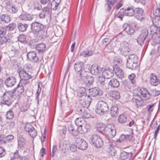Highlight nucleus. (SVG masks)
Segmentation results:
<instances>
[{
	"label": "nucleus",
	"mask_w": 160,
	"mask_h": 160,
	"mask_svg": "<svg viewBox=\"0 0 160 160\" xmlns=\"http://www.w3.org/2000/svg\"><path fill=\"white\" fill-rule=\"evenodd\" d=\"M140 92L144 99L148 100L151 98L150 92H149L145 88L141 89Z\"/></svg>",
	"instance_id": "dca6fc26"
},
{
	"label": "nucleus",
	"mask_w": 160,
	"mask_h": 160,
	"mask_svg": "<svg viewBox=\"0 0 160 160\" xmlns=\"http://www.w3.org/2000/svg\"><path fill=\"white\" fill-rule=\"evenodd\" d=\"M18 147L19 149H23L25 144V140L21 136H18Z\"/></svg>",
	"instance_id": "4be33fe9"
},
{
	"label": "nucleus",
	"mask_w": 160,
	"mask_h": 160,
	"mask_svg": "<svg viewBox=\"0 0 160 160\" xmlns=\"http://www.w3.org/2000/svg\"><path fill=\"white\" fill-rule=\"evenodd\" d=\"M14 90L6 91L3 94L1 97V103L8 106H10L12 103L14 98Z\"/></svg>",
	"instance_id": "f257e3e1"
},
{
	"label": "nucleus",
	"mask_w": 160,
	"mask_h": 160,
	"mask_svg": "<svg viewBox=\"0 0 160 160\" xmlns=\"http://www.w3.org/2000/svg\"><path fill=\"white\" fill-rule=\"evenodd\" d=\"M16 82V79L15 77L11 76L7 78L4 81L5 85L8 87H11Z\"/></svg>",
	"instance_id": "9b49d317"
},
{
	"label": "nucleus",
	"mask_w": 160,
	"mask_h": 160,
	"mask_svg": "<svg viewBox=\"0 0 160 160\" xmlns=\"http://www.w3.org/2000/svg\"><path fill=\"white\" fill-rule=\"evenodd\" d=\"M94 53V51L92 50H88L81 52L80 55V56L84 57H87L92 55Z\"/></svg>",
	"instance_id": "72a5a7b5"
},
{
	"label": "nucleus",
	"mask_w": 160,
	"mask_h": 160,
	"mask_svg": "<svg viewBox=\"0 0 160 160\" xmlns=\"http://www.w3.org/2000/svg\"><path fill=\"white\" fill-rule=\"evenodd\" d=\"M152 22L155 27L160 28V21H152Z\"/></svg>",
	"instance_id": "774afa93"
},
{
	"label": "nucleus",
	"mask_w": 160,
	"mask_h": 160,
	"mask_svg": "<svg viewBox=\"0 0 160 160\" xmlns=\"http://www.w3.org/2000/svg\"><path fill=\"white\" fill-rule=\"evenodd\" d=\"M127 33L129 35L133 34L134 32V30L130 25L127 26V27L125 29Z\"/></svg>",
	"instance_id": "09e8293b"
},
{
	"label": "nucleus",
	"mask_w": 160,
	"mask_h": 160,
	"mask_svg": "<svg viewBox=\"0 0 160 160\" xmlns=\"http://www.w3.org/2000/svg\"><path fill=\"white\" fill-rule=\"evenodd\" d=\"M116 134V131L114 125L112 124H108L106 126L105 134L109 138H113Z\"/></svg>",
	"instance_id": "39448f33"
},
{
	"label": "nucleus",
	"mask_w": 160,
	"mask_h": 160,
	"mask_svg": "<svg viewBox=\"0 0 160 160\" xmlns=\"http://www.w3.org/2000/svg\"><path fill=\"white\" fill-rule=\"evenodd\" d=\"M148 35V31L146 28L142 29L141 33L138 36L137 39L138 43L140 45L143 44L144 41Z\"/></svg>",
	"instance_id": "1a4fd4ad"
},
{
	"label": "nucleus",
	"mask_w": 160,
	"mask_h": 160,
	"mask_svg": "<svg viewBox=\"0 0 160 160\" xmlns=\"http://www.w3.org/2000/svg\"><path fill=\"white\" fill-rule=\"evenodd\" d=\"M84 81L86 84L90 85L93 82L94 79L92 77L88 76Z\"/></svg>",
	"instance_id": "a18cd8bd"
},
{
	"label": "nucleus",
	"mask_w": 160,
	"mask_h": 160,
	"mask_svg": "<svg viewBox=\"0 0 160 160\" xmlns=\"http://www.w3.org/2000/svg\"><path fill=\"white\" fill-rule=\"evenodd\" d=\"M133 102L135 103L136 107L138 108L144 105V102L142 99L139 96H135L132 99Z\"/></svg>",
	"instance_id": "f3484780"
},
{
	"label": "nucleus",
	"mask_w": 160,
	"mask_h": 160,
	"mask_svg": "<svg viewBox=\"0 0 160 160\" xmlns=\"http://www.w3.org/2000/svg\"><path fill=\"white\" fill-rule=\"evenodd\" d=\"M32 67L31 64H27L23 66V68H19L18 71H21L25 72H32Z\"/></svg>",
	"instance_id": "5701e85b"
},
{
	"label": "nucleus",
	"mask_w": 160,
	"mask_h": 160,
	"mask_svg": "<svg viewBox=\"0 0 160 160\" xmlns=\"http://www.w3.org/2000/svg\"><path fill=\"white\" fill-rule=\"evenodd\" d=\"M153 14L154 16L153 19H154L155 18H157V17H159L160 15V8H158L154 10Z\"/></svg>",
	"instance_id": "bf43d9fd"
},
{
	"label": "nucleus",
	"mask_w": 160,
	"mask_h": 160,
	"mask_svg": "<svg viewBox=\"0 0 160 160\" xmlns=\"http://www.w3.org/2000/svg\"><path fill=\"white\" fill-rule=\"evenodd\" d=\"M108 85L111 87L117 88L119 86L120 84L117 79L113 78L110 80L108 82Z\"/></svg>",
	"instance_id": "bb28decb"
},
{
	"label": "nucleus",
	"mask_w": 160,
	"mask_h": 160,
	"mask_svg": "<svg viewBox=\"0 0 160 160\" xmlns=\"http://www.w3.org/2000/svg\"><path fill=\"white\" fill-rule=\"evenodd\" d=\"M90 128L89 125L85 122L82 126L78 128L77 131L81 134H83L87 132Z\"/></svg>",
	"instance_id": "f8f14e48"
},
{
	"label": "nucleus",
	"mask_w": 160,
	"mask_h": 160,
	"mask_svg": "<svg viewBox=\"0 0 160 160\" xmlns=\"http://www.w3.org/2000/svg\"><path fill=\"white\" fill-rule=\"evenodd\" d=\"M16 27V25L14 23H11L7 26L6 28H8V29L10 31H12Z\"/></svg>",
	"instance_id": "338daca9"
},
{
	"label": "nucleus",
	"mask_w": 160,
	"mask_h": 160,
	"mask_svg": "<svg viewBox=\"0 0 160 160\" xmlns=\"http://www.w3.org/2000/svg\"><path fill=\"white\" fill-rule=\"evenodd\" d=\"M27 84V82L25 81H20L19 83L18 84L16 88H14L12 90H14V93L17 91V95L18 96L21 95L24 91V87Z\"/></svg>",
	"instance_id": "9d476101"
},
{
	"label": "nucleus",
	"mask_w": 160,
	"mask_h": 160,
	"mask_svg": "<svg viewBox=\"0 0 160 160\" xmlns=\"http://www.w3.org/2000/svg\"><path fill=\"white\" fill-rule=\"evenodd\" d=\"M138 57L134 54H131L129 56L127 61L129 62H133V63L138 62Z\"/></svg>",
	"instance_id": "c9c22d12"
},
{
	"label": "nucleus",
	"mask_w": 160,
	"mask_h": 160,
	"mask_svg": "<svg viewBox=\"0 0 160 160\" xmlns=\"http://www.w3.org/2000/svg\"><path fill=\"white\" fill-rule=\"evenodd\" d=\"M101 71V67L97 65L93 64L91 68V72L92 74L94 75H98Z\"/></svg>",
	"instance_id": "aec40b11"
},
{
	"label": "nucleus",
	"mask_w": 160,
	"mask_h": 160,
	"mask_svg": "<svg viewBox=\"0 0 160 160\" xmlns=\"http://www.w3.org/2000/svg\"><path fill=\"white\" fill-rule=\"evenodd\" d=\"M109 107L108 104L103 101H100L97 104V108L96 110V112L99 114L103 113L108 111Z\"/></svg>",
	"instance_id": "f03ea898"
},
{
	"label": "nucleus",
	"mask_w": 160,
	"mask_h": 160,
	"mask_svg": "<svg viewBox=\"0 0 160 160\" xmlns=\"http://www.w3.org/2000/svg\"><path fill=\"white\" fill-rule=\"evenodd\" d=\"M85 98V99H87V101L88 102V103L87 104V105H86V107H89L90 105L91 101H92V99L90 97L89 95H86L85 96V95H82L81 96H80V101H82V98Z\"/></svg>",
	"instance_id": "c03bdc74"
},
{
	"label": "nucleus",
	"mask_w": 160,
	"mask_h": 160,
	"mask_svg": "<svg viewBox=\"0 0 160 160\" xmlns=\"http://www.w3.org/2000/svg\"><path fill=\"white\" fill-rule=\"evenodd\" d=\"M132 153L131 152H127L123 151L121 152L120 155V158L121 160H125L128 158L129 159L132 157Z\"/></svg>",
	"instance_id": "a878e982"
},
{
	"label": "nucleus",
	"mask_w": 160,
	"mask_h": 160,
	"mask_svg": "<svg viewBox=\"0 0 160 160\" xmlns=\"http://www.w3.org/2000/svg\"><path fill=\"white\" fill-rule=\"evenodd\" d=\"M75 122L77 125L80 127L86 122L83 118L80 117L77 118L75 121Z\"/></svg>",
	"instance_id": "58836bf2"
},
{
	"label": "nucleus",
	"mask_w": 160,
	"mask_h": 160,
	"mask_svg": "<svg viewBox=\"0 0 160 160\" xmlns=\"http://www.w3.org/2000/svg\"><path fill=\"white\" fill-rule=\"evenodd\" d=\"M14 115L12 110H9L7 112L6 117L7 118L11 119L13 117Z\"/></svg>",
	"instance_id": "680f3d73"
},
{
	"label": "nucleus",
	"mask_w": 160,
	"mask_h": 160,
	"mask_svg": "<svg viewBox=\"0 0 160 160\" xmlns=\"http://www.w3.org/2000/svg\"><path fill=\"white\" fill-rule=\"evenodd\" d=\"M27 57L28 60L33 62H36L38 60V58L36 56V53L33 51L28 53Z\"/></svg>",
	"instance_id": "ddd939ff"
},
{
	"label": "nucleus",
	"mask_w": 160,
	"mask_h": 160,
	"mask_svg": "<svg viewBox=\"0 0 160 160\" xmlns=\"http://www.w3.org/2000/svg\"><path fill=\"white\" fill-rule=\"evenodd\" d=\"M111 96L116 99H119L120 97L119 92L116 91H113L111 94Z\"/></svg>",
	"instance_id": "864d4df0"
},
{
	"label": "nucleus",
	"mask_w": 160,
	"mask_h": 160,
	"mask_svg": "<svg viewBox=\"0 0 160 160\" xmlns=\"http://www.w3.org/2000/svg\"><path fill=\"white\" fill-rule=\"evenodd\" d=\"M19 75L21 78L20 81H25L27 83V81L33 78V74L32 72H25L21 71H18Z\"/></svg>",
	"instance_id": "6e6552de"
},
{
	"label": "nucleus",
	"mask_w": 160,
	"mask_h": 160,
	"mask_svg": "<svg viewBox=\"0 0 160 160\" xmlns=\"http://www.w3.org/2000/svg\"><path fill=\"white\" fill-rule=\"evenodd\" d=\"M28 26V25L26 24H23L22 23H19L18 24V29L20 31L24 32L26 30Z\"/></svg>",
	"instance_id": "49530a36"
},
{
	"label": "nucleus",
	"mask_w": 160,
	"mask_h": 160,
	"mask_svg": "<svg viewBox=\"0 0 160 160\" xmlns=\"http://www.w3.org/2000/svg\"><path fill=\"white\" fill-rule=\"evenodd\" d=\"M151 97L152 96L156 97L160 95V91H157L154 89H152L150 91Z\"/></svg>",
	"instance_id": "6e6d98bb"
},
{
	"label": "nucleus",
	"mask_w": 160,
	"mask_h": 160,
	"mask_svg": "<svg viewBox=\"0 0 160 160\" xmlns=\"http://www.w3.org/2000/svg\"><path fill=\"white\" fill-rule=\"evenodd\" d=\"M7 32L6 29L4 27H0V37L4 36Z\"/></svg>",
	"instance_id": "0e129e2a"
},
{
	"label": "nucleus",
	"mask_w": 160,
	"mask_h": 160,
	"mask_svg": "<svg viewBox=\"0 0 160 160\" xmlns=\"http://www.w3.org/2000/svg\"><path fill=\"white\" fill-rule=\"evenodd\" d=\"M18 40L22 43H25L26 41V37L24 34L20 35L18 37Z\"/></svg>",
	"instance_id": "603ef678"
},
{
	"label": "nucleus",
	"mask_w": 160,
	"mask_h": 160,
	"mask_svg": "<svg viewBox=\"0 0 160 160\" xmlns=\"http://www.w3.org/2000/svg\"><path fill=\"white\" fill-rule=\"evenodd\" d=\"M108 151L109 155L114 156L116 155V151L113 146L112 142L110 143L108 145Z\"/></svg>",
	"instance_id": "cd10ccee"
},
{
	"label": "nucleus",
	"mask_w": 160,
	"mask_h": 160,
	"mask_svg": "<svg viewBox=\"0 0 160 160\" xmlns=\"http://www.w3.org/2000/svg\"><path fill=\"white\" fill-rule=\"evenodd\" d=\"M13 156L12 157V159L13 160H25V158L24 157H21L19 154L18 151L17 150L14 153H12Z\"/></svg>",
	"instance_id": "2f4dec72"
},
{
	"label": "nucleus",
	"mask_w": 160,
	"mask_h": 160,
	"mask_svg": "<svg viewBox=\"0 0 160 160\" xmlns=\"http://www.w3.org/2000/svg\"><path fill=\"white\" fill-rule=\"evenodd\" d=\"M9 7L8 11L12 13H16L18 12V9L17 7L14 5L12 4L10 5H7V7Z\"/></svg>",
	"instance_id": "ea45409f"
},
{
	"label": "nucleus",
	"mask_w": 160,
	"mask_h": 160,
	"mask_svg": "<svg viewBox=\"0 0 160 160\" xmlns=\"http://www.w3.org/2000/svg\"><path fill=\"white\" fill-rule=\"evenodd\" d=\"M90 94L92 97H94L98 95H101L102 92L98 87H95L89 89Z\"/></svg>",
	"instance_id": "2eb2a0df"
},
{
	"label": "nucleus",
	"mask_w": 160,
	"mask_h": 160,
	"mask_svg": "<svg viewBox=\"0 0 160 160\" xmlns=\"http://www.w3.org/2000/svg\"><path fill=\"white\" fill-rule=\"evenodd\" d=\"M110 114L112 117H116L118 115V108L117 106H114L112 107L110 109Z\"/></svg>",
	"instance_id": "473e14b6"
},
{
	"label": "nucleus",
	"mask_w": 160,
	"mask_h": 160,
	"mask_svg": "<svg viewBox=\"0 0 160 160\" xmlns=\"http://www.w3.org/2000/svg\"><path fill=\"white\" fill-rule=\"evenodd\" d=\"M68 132L73 136L75 137L77 135V132L74 130L73 126L72 124H69L68 126Z\"/></svg>",
	"instance_id": "e433bc0d"
},
{
	"label": "nucleus",
	"mask_w": 160,
	"mask_h": 160,
	"mask_svg": "<svg viewBox=\"0 0 160 160\" xmlns=\"http://www.w3.org/2000/svg\"><path fill=\"white\" fill-rule=\"evenodd\" d=\"M43 28L42 24L37 22H35L31 24V29L33 32H37Z\"/></svg>",
	"instance_id": "4468645a"
},
{
	"label": "nucleus",
	"mask_w": 160,
	"mask_h": 160,
	"mask_svg": "<svg viewBox=\"0 0 160 160\" xmlns=\"http://www.w3.org/2000/svg\"><path fill=\"white\" fill-rule=\"evenodd\" d=\"M136 11L137 13L135 15V16L136 18L138 20H141L143 19V17H142V14L143 12V10L140 8H138L136 9Z\"/></svg>",
	"instance_id": "c85d7f7f"
},
{
	"label": "nucleus",
	"mask_w": 160,
	"mask_h": 160,
	"mask_svg": "<svg viewBox=\"0 0 160 160\" xmlns=\"http://www.w3.org/2000/svg\"><path fill=\"white\" fill-rule=\"evenodd\" d=\"M37 32V35L42 38H44L48 36L52 37L50 33H49V32H47V31L45 29H44L43 28L42 29H41V30H39Z\"/></svg>",
	"instance_id": "6ab92c4d"
},
{
	"label": "nucleus",
	"mask_w": 160,
	"mask_h": 160,
	"mask_svg": "<svg viewBox=\"0 0 160 160\" xmlns=\"http://www.w3.org/2000/svg\"><path fill=\"white\" fill-rule=\"evenodd\" d=\"M90 142L97 148H101L103 145L102 139L99 135L96 134H93L91 137Z\"/></svg>",
	"instance_id": "7ed1b4c3"
},
{
	"label": "nucleus",
	"mask_w": 160,
	"mask_h": 160,
	"mask_svg": "<svg viewBox=\"0 0 160 160\" xmlns=\"http://www.w3.org/2000/svg\"><path fill=\"white\" fill-rule=\"evenodd\" d=\"M36 15H32L29 14H25L21 15L19 16V19L21 20H32L36 19Z\"/></svg>",
	"instance_id": "a211bd4d"
},
{
	"label": "nucleus",
	"mask_w": 160,
	"mask_h": 160,
	"mask_svg": "<svg viewBox=\"0 0 160 160\" xmlns=\"http://www.w3.org/2000/svg\"><path fill=\"white\" fill-rule=\"evenodd\" d=\"M32 6L34 9L38 10H41L42 8L41 5L37 1L33 2Z\"/></svg>",
	"instance_id": "8fccbe9b"
},
{
	"label": "nucleus",
	"mask_w": 160,
	"mask_h": 160,
	"mask_svg": "<svg viewBox=\"0 0 160 160\" xmlns=\"http://www.w3.org/2000/svg\"><path fill=\"white\" fill-rule=\"evenodd\" d=\"M150 78V83L152 85L156 86L158 84V77H157L155 74L151 73Z\"/></svg>",
	"instance_id": "7c9ffc66"
},
{
	"label": "nucleus",
	"mask_w": 160,
	"mask_h": 160,
	"mask_svg": "<svg viewBox=\"0 0 160 160\" xmlns=\"http://www.w3.org/2000/svg\"><path fill=\"white\" fill-rule=\"evenodd\" d=\"M137 63H133V62H129L127 61L126 64L127 67L132 70L135 69L137 66Z\"/></svg>",
	"instance_id": "79ce46f5"
},
{
	"label": "nucleus",
	"mask_w": 160,
	"mask_h": 160,
	"mask_svg": "<svg viewBox=\"0 0 160 160\" xmlns=\"http://www.w3.org/2000/svg\"><path fill=\"white\" fill-rule=\"evenodd\" d=\"M106 129V127H104L102 124H101L97 127V130L99 132H102L105 134V130Z\"/></svg>",
	"instance_id": "e2e57ef3"
},
{
	"label": "nucleus",
	"mask_w": 160,
	"mask_h": 160,
	"mask_svg": "<svg viewBox=\"0 0 160 160\" xmlns=\"http://www.w3.org/2000/svg\"><path fill=\"white\" fill-rule=\"evenodd\" d=\"M130 45L127 42L124 41L121 42V46L119 49L122 55L124 56H127L128 55L129 52L130 51Z\"/></svg>",
	"instance_id": "423d86ee"
},
{
	"label": "nucleus",
	"mask_w": 160,
	"mask_h": 160,
	"mask_svg": "<svg viewBox=\"0 0 160 160\" xmlns=\"http://www.w3.org/2000/svg\"><path fill=\"white\" fill-rule=\"evenodd\" d=\"M9 40V39L5 36L0 37V45H5L6 42Z\"/></svg>",
	"instance_id": "de8ad7c7"
},
{
	"label": "nucleus",
	"mask_w": 160,
	"mask_h": 160,
	"mask_svg": "<svg viewBox=\"0 0 160 160\" xmlns=\"http://www.w3.org/2000/svg\"><path fill=\"white\" fill-rule=\"evenodd\" d=\"M136 75L134 73H132L128 76L129 79L133 84H134L135 82V81L134 79Z\"/></svg>",
	"instance_id": "69168bd1"
},
{
	"label": "nucleus",
	"mask_w": 160,
	"mask_h": 160,
	"mask_svg": "<svg viewBox=\"0 0 160 160\" xmlns=\"http://www.w3.org/2000/svg\"><path fill=\"white\" fill-rule=\"evenodd\" d=\"M29 45L31 48H36L38 45V40L36 39H33L30 42Z\"/></svg>",
	"instance_id": "5fc2aeb1"
},
{
	"label": "nucleus",
	"mask_w": 160,
	"mask_h": 160,
	"mask_svg": "<svg viewBox=\"0 0 160 160\" xmlns=\"http://www.w3.org/2000/svg\"><path fill=\"white\" fill-rule=\"evenodd\" d=\"M86 91V89L84 88L83 87H79L78 90V95L79 96L81 94H83V95H85L86 94L85 93Z\"/></svg>",
	"instance_id": "052dcab7"
},
{
	"label": "nucleus",
	"mask_w": 160,
	"mask_h": 160,
	"mask_svg": "<svg viewBox=\"0 0 160 160\" xmlns=\"http://www.w3.org/2000/svg\"><path fill=\"white\" fill-rule=\"evenodd\" d=\"M103 76L107 78H110L114 75L113 71L112 69L105 70L102 72Z\"/></svg>",
	"instance_id": "393cba45"
},
{
	"label": "nucleus",
	"mask_w": 160,
	"mask_h": 160,
	"mask_svg": "<svg viewBox=\"0 0 160 160\" xmlns=\"http://www.w3.org/2000/svg\"><path fill=\"white\" fill-rule=\"evenodd\" d=\"M14 139V136L11 135H9L6 137L5 138V144L8 142H11Z\"/></svg>",
	"instance_id": "13d9d810"
},
{
	"label": "nucleus",
	"mask_w": 160,
	"mask_h": 160,
	"mask_svg": "<svg viewBox=\"0 0 160 160\" xmlns=\"http://www.w3.org/2000/svg\"><path fill=\"white\" fill-rule=\"evenodd\" d=\"M39 53H43L45 51L46 48L45 45L43 43H40L36 47Z\"/></svg>",
	"instance_id": "4c0bfd02"
},
{
	"label": "nucleus",
	"mask_w": 160,
	"mask_h": 160,
	"mask_svg": "<svg viewBox=\"0 0 160 160\" xmlns=\"http://www.w3.org/2000/svg\"><path fill=\"white\" fill-rule=\"evenodd\" d=\"M61 2V0H59L58 2H57L56 1H52L51 3V8L53 10H56L57 9L58 7Z\"/></svg>",
	"instance_id": "3c124183"
},
{
	"label": "nucleus",
	"mask_w": 160,
	"mask_h": 160,
	"mask_svg": "<svg viewBox=\"0 0 160 160\" xmlns=\"http://www.w3.org/2000/svg\"><path fill=\"white\" fill-rule=\"evenodd\" d=\"M78 74L80 78L83 80H84L88 76L87 72L84 70L78 73Z\"/></svg>",
	"instance_id": "a19ab883"
},
{
	"label": "nucleus",
	"mask_w": 160,
	"mask_h": 160,
	"mask_svg": "<svg viewBox=\"0 0 160 160\" xmlns=\"http://www.w3.org/2000/svg\"><path fill=\"white\" fill-rule=\"evenodd\" d=\"M84 64L82 62H78L74 64V68L76 71L79 73L84 69Z\"/></svg>",
	"instance_id": "b1692460"
},
{
	"label": "nucleus",
	"mask_w": 160,
	"mask_h": 160,
	"mask_svg": "<svg viewBox=\"0 0 160 160\" xmlns=\"http://www.w3.org/2000/svg\"><path fill=\"white\" fill-rule=\"evenodd\" d=\"M134 14V11L133 7L131 6L128 8L123 12H119L115 18L116 19L119 18L122 20L124 15L130 17L132 16Z\"/></svg>",
	"instance_id": "20e7f679"
},
{
	"label": "nucleus",
	"mask_w": 160,
	"mask_h": 160,
	"mask_svg": "<svg viewBox=\"0 0 160 160\" xmlns=\"http://www.w3.org/2000/svg\"><path fill=\"white\" fill-rule=\"evenodd\" d=\"M25 130L27 132H28L29 133L32 132L34 128L33 127L31 124H28L25 125Z\"/></svg>",
	"instance_id": "4d7b16f0"
},
{
	"label": "nucleus",
	"mask_w": 160,
	"mask_h": 160,
	"mask_svg": "<svg viewBox=\"0 0 160 160\" xmlns=\"http://www.w3.org/2000/svg\"><path fill=\"white\" fill-rule=\"evenodd\" d=\"M152 38L155 43H158L159 42L160 40V29L158 32H154Z\"/></svg>",
	"instance_id": "c756f323"
},
{
	"label": "nucleus",
	"mask_w": 160,
	"mask_h": 160,
	"mask_svg": "<svg viewBox=\"0 0 160 160\" xmlns=\"http://www.w3.org/2000/svg\"><path fill=\"white\" fill-rule=\"evenodd\" d=\"M105 77L103 76L99 77L98 81V85L104 89L107 88V82L105 81Z\"/></svg>",
	"instance_id": "412c9836"
},
{
	"label": "nucleus",
	"mask_w": 160,
	"mask_h": 160,
	"mask_svg": "<svg viewBox=\"0 0 160 160\" xmlns=\"http://www.w3.org/2000/svg\"><path fill=\"white\" fill-rule=\"evenodd\" d=\"M75 143L79 149L85 150L88 148V145L87 142L83 139L80 138H76Z\"/></svg>",
	"instance_id": "0eeeda50"
},
{
	"label": "nucleus",
	"mask_w": 160,
	"mask_h": 160,
	"mask_svg": "<svg viewBox=\"0 0 160 160\" xmlns=\"http://www.w3.org/2000/svg\"><path fill=\"white\" fill-rule=\"evenodd\" d=\"M19 53L18 51L14 48H13L12 49H11L9 52L10 55L12 57L17 56Z\"/></svg>",
	"instance_id": "37998d69"
},
{
	"label": "nucleus",
	"mask_w": 160,
	"mask_h": 160,
	"mask_svg": "<svg viewBox=\"0 0 160 160\" xmlns=\"http://www.w3.org/2000/svg\"><path fill=\"white\" fill-rule=\"evenodd\" d=\"M118 122L121 123H125L127 121V116L124 113L120 115L118 118Z\"/></svg>",
	"instance_id": "f704fd0d"
}]
</instances>
